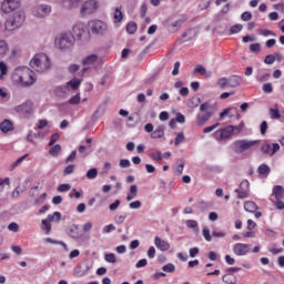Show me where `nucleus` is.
I'll return each mask as SVG.
<instances>
[{"label":"nucleus","mask_w":284,"mask_h":284,"mask_svg":"<svg viewBox=\"0 0 284 284\" xmlns=\"http://www.w3.org/2000/svg\"><path fill=\"white\" fill-rule=\"evenodd\" d=\"M19 6H21L20 0H4L1 4V10H2V12H4V14H8V13L17 10V8H19Z\"/></svg>","instance_id":"nucleus-12"},{"label":"nucleus","mask_w":284,"mask_h":284,"mask_svg":"<svg viewBox=\"0 0 284 284\" xmlns=\"http://www.w3.org/2000/svg\"><path fill=\"white\" fill-rule=\"evenodd\" d=\"M99 9V2L97 0H88L81 7V14H94Z\"/></svg>","instance_id":"nucleus-9"},{"label":"nucleus","mask_w":284,"mask_h":284,"mask_svg":"<svg viewBox=\"0 0 284 284\" xmlns=\"http://www.w3.org/2000/svg\"><path fill=\"white\" fill-rule=\"evenodd\" d=\"M106 263H116V256L114 255V253H108L104 256Z\"/></svg>","instance_id":"nucleus-45"},{"label":"nucleus","mask_w":284,"mask_h":284,"mask_svg":"<svg viewBox=\"0 0 284 284\" xmlns=\"http://www.w3.org/2000/svg\"><path fill=\"white\" fill-rule=\"evenodd\" d=\"M223 283L226 284H236V275L227 273L222 277Z\"/></svg>","instance_id":"nucleus-29"},{"label":"nucleus","mask_w":284,"mask_h":284,"mask_svg":"<svg viewBox=\"0 0 284 284\" xmlns=\"http://www.w3.org/2000/svg\"><path fill=\"white\" fill-rule=\"evenodd\" d=\"M251 52H261V44L260 43H253L250 45Z\"/></svg>","instance_id":"nucleus-61"},{"label":"nucleus","mask_w":284,"mask_h":284,"mask_svg":"<svg viewBox=\"0 0 284 284\" xmlns=\"http://www.w3.org/2000/svg\"><path fill=\"white\" fill-rule=\"evenodd\" d=\"M150 159H152V161H163V153H161V151H153L150 154Z\"/></svg>","instance_id":"nucleus-35"},{"label":"nucleus","mask_w":284,"mask_h":284,"mask_svg":"<svg viewBox=\"0 0 284 284\" xmlns=\"http://www.w3.org/2000/svg\"><path fill=\"white\" fill-rule=\"evenodd\" d=\"M162 270H163V272H169L172 274L173 272L176 271V266H174V264H172V263H169V264L164 265L162 267Z\"/></svg>","instance_id":"nucleus-42"},{"label":"nucleus","mask_w":284,"mask_h":284,"mask_svg":"<svg viewBox=\"0 0 284 284\" xmlns=\"http://www.w3.org/2000/svg\"><path fill=\"white\" fill-rule=\"evenodd\" d=\"M116 230V226L114 224H108L103 227L104 234H110V232H114Z\"/></svg>","instance_id":"nucleus-50"},{"label":"nucleus","mask_w":284,"mask_h":284,"mask_svg":"<svg viewBox=\"0 0 284 284\" xmlns=\"http://www.w3.org/2000/svg\"><path fill=\"white\" fill-rule=\"evenodd\" d=\"M14 110L16 112H18V114H22V115L32 114V111L34 110V103L28 100L24 103L16 106Z\"/></svg>","instance_id":"nucleus-13"},{"label":"nucleus","mask_w":284,"mask_h":284,"mask_svg":"<svg viewBox=\"0 0 284 284\" xmlns=\"http://www.w3.org/2000/svg\"><path fill=\"white\" fill-rule=\"evenodd\" d=\"M145 265H148V260L142 258V260L136 262L135 267L141 268V267H145Z\"/></svg>","instance_id":"nucleus-62"},{"label":"nucleus","mask_w":284,"mask_h":284,"mask_svg":"<svg viewBox=\"0 0 284 284\" xmlns=\"http://www.w3.org/2000/svg\"><path fill=\"white\" fill-rule=\"evenodd\" d=\"M271 119L277 120L281 119V112L278 109H270Z\"/></svg>","instance_id":"nucleus-41"},{"label":"nucleus","mask_w":284,"mask_h":284,"mask_svg":"<svg viewBox=\"0 0 284 284\" xmlns=\"http://www.w3.org/2000/svg\"><path fill=\"white\" fill-rule=\"evenodd\" d=\"M232 134H234V125H229L224 129L217 130L215 132V139L217 141H227V139H232Z\"/></svg>","instance_id":"nucleus-10"},{"label":"nucleus","mask_w":284,"mask_h":284,"mask_svg":"<svg viewBox=\"0 0 284 284\" xmlns=\"http://www.w3.org/2000/svg\"><path fill=\"white\" fill-rule=\"evenodd\" d=\"M59 138H60L59 133L52 134L50 138V141H49V145L50 146L54 145L57 143V141H59Z\"/></svg>","instance_id":"nucleus-52"},{"label":"nucleus","mask_w":284,"mask_h":284,"mask_svg":"<svg viewBox=\"0 0 284 284\" xmlns=\"http://www.w3.org/2000/svg\"><path fill=\"white\" fill-rule=\"evenodd\" d=\"M252 251L250 244H244V243H236L233 246V253L235 256H246V254H250Z\"/></svg>","instance_id":"nucleus-14"},{"label":"nucleus","mask_w":284,"mask_h":284,"mask_svg":"<svg viewBox=\"0 0 284 284\" xmlns=\"http://www.w3.org/2000/svg\"><path fill=\"white\" fill-rule=\"evenodd\" d=\"M8 230L10 232H19V224H17V222H12L8 225Z\"/></svg>","instance_id":"nucleus-54"},{"label":"nucleus","mask_w":284,"mask_h":284,"mask_svg":"<svg viewBox=\"0 0 284 284\" xmlns=\"http://www.w3.org/2000/svg\"><path fill=\"white\" fill-rule=\"evenodd\" d=\"M194 72H197L201 77H205V74H207V70L201 64L195 67Z\"/></svg>","instance_id":"nucleus-40"},{"label":"nucleus","mask_w":284,"mask_h":284,"mask_svg":"<svg viewBox=\"0 0 284 284\" xmlns=\"http://www.w3.org/2000/svg\"><path fill=\"white\" fill-rule=\"evenodd\" d=\"M27 158H28V155H23V156L19 158L17 161H14L11 164V170H14L18 165H20V163H23V161H26Z\"/></svg>","instance_id":"nucleus-47"},{"label":"nucleus","mask_w":284,"mask_h":284,"mask_svg":"<svg viewBox=\"0 0 284 284\" xmlns=\"http://www.w3.org/2000/svg\"><path fill=\"white\" fill-rule=\"evenodd\" d=\"M211 105L209 102H204L200 105V114L196 115V125L203 128L204 123H207L209 119H212V111L210 110Z\"/></svg>","instance_id":"nucleus-5"},{"label":"nucleus","mask_w":284,"mask_h":284,"mask_svg":"<svg viewBox=\"0 0 284 284\" xmlns=\"http://www.w3.org/2000/svg\"><path fill=\"white\" fill-rule=\"evenodd\" d=\"M75 168H77V165H74V164L68 165V166L64 168V170H63V175H64V176H68V175H70V174H74Z\"/></svg>","instance_id":"nucleus-39"},{"label":"nucleus","mask_w":284,"mask_h":284,"mask_svg":"<svg viewBox=\"0 0 284 284\" xmlns=\"http://www.w3.org/2000/svg\"><path fill=\"white\" fill-rule=\"evenodd\" d=\"M44 243H51L52 245H61L64 250H68V244H65L63 241H57L52 237H45Z\"/></svg>","instance_id":"nucleus-30"},{"label":"nucleus","mask_w":284,"mask_h":284,"mask_svg":"<svg viewBox=\"0 0 284 284\" xmlns=\"http://www.w3.org/2000/svg\"><path fill=\"white\" fill-rule=\"evenodd\" d=\"M241 30H243V24H235V26L231 27L230 32H231V34H239V32H241Z\"/></svg>","instance_id":"nucleus-43"},{"label":"nucleus","mask_w":284,"mask_h":284,"mask_svg":"<svg viewBox=\"0 0 284 284\" xmlns=\"http://www.w3.org/2000/svg\"><path fill=\"white\" fill-rule=\"evenodd\" d=\"M256 145H258V140H236L233 143V150L236 154H243Z\"/></svg>","instance_id":"nucleus-4"},{"label":"nucleus","mask_w":284,"mask_h":284,"mask_svg":"<svg viewBox=\"0 0 284 284\" xmlns=\"http://www.w3.org/2000/svg\"><path fill=\"white\" fill-rule=\"evenodd\" d=\"M50 58L45 53H37L30 61V68L40 73L50 70Z\"/></svg>","instance_id":"nucleus-2"},{"label":"nucleus","mask_w":284,"mask_h":284,"mask_svg":"<svg viewBox=\"0 0 284 284\" xmlns=\"http://www.w3.org/2000/svg\"><path fill=\"white\" fill-rule=\"evenodd\" d=\"M186 227L194 230V229L199 227V222H196L194 220H189V221H186Z\"/></svg>","instance_id":"nucleus-51"},{"label":"nucleus","mask_w":284,"mask_h":284,"mask_svg":"<svg viewBox=\"0 0 284 284\" xmlns=\"http://www.w3.org/2000/svg\"><path fill=\"white\" fill-rule=\"evenodd\" d=\"M165 136V126L164 125H159L158 129H155L151 133V139H163Z\"/></svg>","instance_id":"nucleus-24"},{"label":"nucleus","mask_w":284,"mask_h":284,"mask_svg":"<svg viewBox=\"0 0 284 284\" xmlns=\"http://www.w3.org/2000/svg\"><path fill=\"white\" fill-rule=\"evenodd\" d=\"M70 105H79L81 103V93H78L75 95H73L70 100H69Z\"/></svg>","instance_id":"nucleus-37"},{"label":"nucleus","mask_w":284,"mask_h":284,"mask_svg":"<svg viewBox=\"0 0 284 284\" xmlns=\"http://www.w3.org/2000/svg\"><path fill=\"white\" fill-rule=\"evenodd\" d=\"M257 172L262 176H267L270 174V166H267V164H262L258 166Z\"/></svg>","instance_id":"nucleus-32"},{"label":"nucleus","mask_w":284,"mask_h":284,"mask_svg":"<svg viewBox=\"0 0 284 284\" xmlns=\"http://www.w3.org/2000/svg\"><path fill=\"white\" fill-rule=\"evenodd\" d=\"M183 141H185V134L183 132H180L176 138H175V145H181V143H183Z\"/></svg>","instance_id":"nucleus-44"},{"label":"nucleus","mask_w":284,"mask_h":284,"mask_svg":"<svg viewBox=\"0 0 284 284\" xmlns=\"http://www.w3.org/2000/svg\"><path fill=\"white\" fill-rule=\"evenodd\" d=\"M12 79H13V81H16V83H19V85H22L23 88L33 85V83L37 82V75L34 74V71H32L28 67L17 68L13 71Z\"/></svg>","instance_id":"nucleus-1"},{"label":"nucleus","mask_w":284,"mask_h":284,"mask_svg":"<svg viewBox=\"0 0 284 284\" xmlns=\"http://www.w3.org/2000/svg\"><path fill=\"white\" fill-rule=\"evenodd\" d=\"M244 210L245 212L254 213L256 212V210H258V205H256V203H254L253 201H247L244 203Z\"/></svg>","instance_id":"nucleus-28"},{"label":"nucleus","mask_w":284,"mask_h":284,"mask_svg":"<svg viewBox=\"0 0 284 284\" xmlns=\"http://www.w3.org/2000/svg\"><path fill=\"white\" fill-rule=\"evenodd\" d=\"M95 63H99V55L97 54H90L88 57H85L82 61V65H84V68L82 69V77L83 74H85V72H88L90 69L94 68Z\"/></svg>","instance_id":"nucleus-11"},{"label":"nucleus","mask_w":284,"mask_h":284,"mask_svg":"<svg viewBox=\"0 0 284 284\" xmlns=\"http://www.w3.org/2000/svg\"><path fill=\"white\" fill-rule=\"evenodd\" d=\"M263 92H265L266 94L274 92V87H272V83H265L263 85Z\"/></svg>","instance_id":"nucleus-48"},{"label":"nucleus","mask_w":284,"mask_h":284,"mask_svg":"<svg viewBox=\"0 0 284 284\" xmlns=\"http://www.w3.org/2000/svg\"><path fill=\"white\" fill-rule=\"evenodd\" d=\"M229 88H239L243 83V78L241 75H231L229 79Z\"/></svg>","instance_id":"nucleus-21"},{"label":"nucleus","mask_w":284,"mask_h":284,"mask_svg":"<svg viewBox=\"0 0 284 284\" xmlns=\"http://www.w3.org/2000/svg\"><path fill=\"white\" fill-rule=\"evenodd\" d=\"M0 72L1 77H6V74H8V65L4 64V62H0Z\"/></svg>","instance_id":"nucleus-57"},{"label":"nucleus","mask_w":284,"mask_h":284,"mask_svg":"<svg viewBox=\"0 0 284 284\" xmlns=\"http://www.w3.org/2000/svg\"><path fill=\"white\" fill-rule=\"evenodd\" d=\"M80 1L81 0H63L62 6H63V8H68V9L77 8V6H79Z\"/></svg>","instance_id":"nucleus-31"},{"label":"nucleus","mask_w":284,"mask_h":284,"mask_svg":"<svg viewBox=\"0 0 284 284\" xmlns=\"http://www.w3.org/2000/svg\"><path fill=\"white\" fill-rule=\"evenodd\" d=\"M70 189H71L70 184H60L58 186V192H70Z\"/></svg>","instance_id":"nucleus-55"},{"label":"nucleus","mask_w":284,"mask_h":284,"mask_svg":"<svg viewBox=\"0 0 284 284\" xmlns=\"http://www.w3.org/2000/svg\"><path fill=\"white\" fill-rule=\"evenodd\" d=\"M120 168H130V160L128 159L120 160Z\"/></svg>","instance_id":"nucleus-64"},{"label":"nucleus","mask_w":284,"mask_h":284,"mask_svg":"<svg viewBox=\"0 0 284 284\" xmlns=\"http://www.w3.org/2000/svg\"><path fill=\"white\" fill-rule=\"evenodd\" d=\"M83 34H85V27L83 24L73 26L71 36L73 37L74 40L81 39Z\"/></svg>","instance_id":"nucleus-18"},{"label":"nucleus","mask_w":284,"mask_h":284,"mask_svg":"<svg viewBox=\"0 0 284 284\" xmlns=\"http://www.w3.org/2000/svg\"><path fill=\"white\" fill-rule=\"evenodd\" d=\"M242 21H250L252 19V12L245 11L241 16Z\"/></svg>","instance_id":"nucleus-58"},{"label":"nucleus","mask_w":284,"mask_h":284,"mask_svg":"<svg viewBox=\"0 0 284 284\" xmlns=\"http://www.w3.org/2000/svg\"><path fill=\"white\" fill-rule=\"evenodd\" d=\"M97 176H99V171L97 169H90L87 172V179H89V180H94V179H97Z\"/></svg>","instance_id":"nucleus-38"},{"label":"nucleus","mask_w":284,"mask_h":284,"mask_svg":"<svg viewBox=\"0 0 284 284\" xmlns=\"http://www.w3.org/2000/svg\"><path fill=\"white\" fill-rule=\"evenodd\" d=\"M89 29L92 32V34H108V23L101 20L89 21Z\"/></svg>","instance_id":"nucleus-6"},{"label":"nucleus","mask_w":284,"mask_h":284,"mask_svg":"<svg viewBox=\"0 0 284 284\" xmlns=\"http://www.w3.org/2000/svg\"><path fill=\"white\" fill-rule=\"evenodd\" d=\"M237 199H247L250 196V181L244 180L240 184V187L235 190Z\"/></svg>","instance_id":"nucleus-15"},{"label":"nucleus","mask_w":284,"mask_h":284,"mask_svg":"<svg viewBox=\"0 0 284 284\" xmlns=\"http://www.w3.org/2000/svg\"><path fill=\"white\" fill-rule=\"evenodd\" d=\"M54 221H61V213L54 212L53 214H49L47 220H42V230H44L45 234H50L52 232V222Z\"/></svg>","instance_id":"nucleus-7"},{"label":"nucleus","mask_w":284,"mask_h":284,"mask_svg":"<svg viewBox=\"0 0 284 284\" xmlns=\"http://www.w3.org/2000/svg\"><path fill=\"white\" fill-rule=\"evenodd\" d=\"M77 230H79V226H72L70 229V236L72 239H79V236H81L79 233H77Z\"/></svg>","instance_id":"nucleus-49"},{"label":"nucleus","mask_w":284,"mask_h":284,"mask_svg":"<svg viewBox=\"0 0 284 284\" xmlns=\"http://www.w3.org/2000/svg\"><path fill=\"white\" fill-rule=\"evenodd\" d=\"M50 12H52V8H50V6L41 4L34 9L33 14L34 17L43 18V17H48Z\"/></svg>","instance_id":"nucleus-17"},{"label":"nucleus","mask_w":284,"mask_h":284,"mask_svg":"<svg viewBox=\"0 0 284 284\" xmlns=\"http://www.w3.org/2000/svg\"><path fill=\"white\" fill-rule=\"evenodd\" d=\"M119 205H121V200H115L114 203L109 205V210H111V212H114V210H119Z\"/></svg>","instance_id":"nucleus-53"},{"label":"nucleus","mask_w":284,"mask_h":284,"mask_svg":"<svg viewBox=\"0 0 284 284\" xmlns=\"http://www.w3.org/2000/svg\"><path fill=\"white\" fill-rule=\"evenodd\" d=\"M60 50H70L74 45L72 33H63L58 42Z\"/></svg>","instance_id":"nucleus-8"},{"label":"nucleus","mask_w":284,"mask_h":284,"mask_svg":"<svg viewBox=\"0 0 284 284\" xmlns=\"http://www.w3.org/2000/svg\"><path fill=\"white\" fill-rule=\"evenodd\" d=\"M154 245L158 250H161V252H168V250H170V243L165 240H161L159 236L154 239Z\"/></svg>","instance_id":"nucleus-19"},{"label":"nucleus","mask_w":284,"mask_h":284,"mask_svg":"<svg viewBox=\"0 0 284 284\" xmlns=\"http://www.w3.org/2000/svg\"><path fill=\"white\" fill-rule=\"evenodd\" d=\"M274 61H276V57H274V54H268L264 59V63H266V65H272Z\"/></svg>","instance_id":"nucleus-46"},{"label":"nucleus","mask_w":284,"mask_h":284,"mask_svg":"<svg viewBox=\"0 0 284 284\" xmlns=\"http://www.w3.org/2000/svg\"><path fill=\"white\" fill-rule=\"evenodd\" d=\"M261 150L263 154L274 156L275 152H278L281 150V145L278 143H273V145H271L270 143H264Z\"/></svg>","instance_id":"nucleus-16"},{"label":"nucleus","mask_w":284,"mask_h":284,"mask_svg":"<svg viewBox=\"0 0 284 284\" xmlns=\"http://www.w3.org/2000/svg\"><path fill=\"white\" fill-rule=\"evenodd\" d=\"M122 7H116L114 14H113V19H114V23H121L123 21V11Z\"/></svg>","instance_id":"nucleus-27"},{"label":"nucleus","mask_w":284,"mask_h":284,"mask_svg":"<svg viewBox=\"0 0 284 284\" xmlns=\"http://www.w3.org/2000/svg\"><path fill=\"white\" fill-rule=\"evenodd\" d=\"M217 85L221 88V90H225V88H230V82L227 78H220L217 80Z\"/></svg>","instance_id":"nucleus-33"},{"label":"nucleus","mask_w":284,"mask_h":284,"mask_svg":"<svg viewBox=\"0 0 284 284\" xmlns=\"http://www.w3.org/2000/svg\"><path fill=\"white\" fill-rule=\"evenodd\" d=\"M10 50V47L8 45V42L6 40H0V59H3L6 54H8Z\"/></svg>","instance_id":"nucleus-26"},{"label":"nucleus","mask_w":284,"mask_h":284,"mask_svg":"<svg viewBox=\"0 0 284 284\" xmlns=\"http://www.w3.org/2000/svg\"><path fill=\"white\" fill-rule=\"evenodd\" d=\"M136 30H138V26L135 24V22H129L126 24L128 34H134V32H136Z\"/></svg>","instance_id":"nucleus-36"},{"label":"nucleus","mask_w":284,"mask_h":284,"mask_svg":"<svg viewBox=\"0 0 284 284\" xmlns=\"http://www.w3.org/2000/svg\"><path fill=\"white\" fill-rule=\"evenodd\" d=\"M275 210H284V202L282 200H276L274 203Z\"/></svg>","instance_id":"nucleus-63"},{"label":"nucleus","mask_w":284,"mask_h":284,"mask_svg":"<svg viewBox=\"0 0 284 284\" xmlns=\"http://www.w3.org/2000/svg\"><path fill=\"white\" fill-rule=\"evenodd\" d=\"M272 196H274L275 201H283L284 197V189L281 185H275L273 187Z\"/></svg>","instance_id":"nucleus-20"},{"label":"nucleus","mask_w":284,"mask_h":284,"mask_svg":"<svg viewBox=\"0 0 284 284\" xmlns=\"http://www.w3.org/2000/svg\"><path fill=\"white\" fill-rule=\"evenodd\" d=\"M61 153V145L55 144L53 145L50 150H49V154L51 156H59V154Z\"/></svg>","instance_id":"nucleus-34"},{"label":"nucleus","mask_w":284,"mask_h":284,"mask_svg":"<svg viewBox=\"0 0 284 284\" xmlns=\"http://www.w3.org/2000/svg\"><path fill=\"white\" fill-rule=\"evenodd\" d=\"M77 159V151H72L71 154L65 159V163H72Z\"/></svg>","instance_id":"nucleus-60"},{"label":"nucleus","mask_w":284,"mask_h":284,"mask_svg":"<svg viewBox=\"0 0 284 284\" xmlns=\"http://www.w3.org/2000/svg\"><path fill=\"white\" fill-rule=\"evenodd\" d=\"M129 207H130L131 210H139V209H141V201L131 202V203L129 204Z\"/></svg>","instance_id":"nucleus-59"},{"label":"nucleus","mask_w":284,"mask_h":284,"mask_svg":"<svg viewBox=\"0 0 284 284\" xmlns=\"http://www.w3.org/2000/svg\"><path fill=\"white\" fill-rule=\"evenodd\" d=\"M203 236H204L205 241H207V242L212 241V235L210 234V229H207V227L203 229Z\"/></svg>","instance_id":"nucleus-56"},{"label":"nucleus","mask_w":284,"mask_h":284,"mask_svg":"<svg viewBox=\"0 0 284 284\" xmlns=\"http://www.w3.org/2000/svg\"><path fill=\"white\" fill-rule=\"evenodd\" d=\"M0 130L3 134H8V132H12V130H14V124H12L10 120H3L0 123Z\"/></svg>","instance_id":"nucleus-22"},{"label":"nucleus","mask_w":284,"mask_h":284,"mask_svg":"<svg viewBox=\"0 0 284 284\" xmlns=\"http://www.w3.org/2000/svg\"><path fill=\"white\" fill-rule=\"evenodd\" d=\"M136 194H139V189L135 184L131 185L126 195V201H133L136 199Z\"/></svg>","instance_id":"nucleus-25"},{"label":"nucleus","mask_w":284,"mask_h":284,"mask_svg":"<svg viewBox=\"0 0 284 284\" xmlns=\"http://www.w3.org/2000/svg\"><path fill=\"white\" fill-rule=\"evenodd\" d=\"M26 21V13L23 11H18L8 17L4 22L6 30L12 31L21 28Z\"/></svg>","instance_id":"nucleus-3"},{"label":"nucleus","mask_w":284,"mask_h":284,"mask_svg":"<svg viewBox=\"0 0 284 284\" xmlns=\"http://www.w3.org/2000/svg\"><path fill=\"white\" fill-rule=\"evenodd\" d=\"M81 79L79 78H73L71 81L65 83V88L68 90H79L81 88Z\"/></svg>","instance_id":"nucleus-23"}]
</instances>
